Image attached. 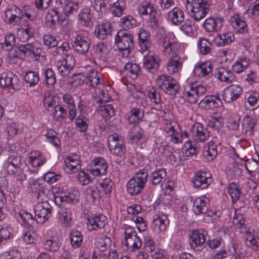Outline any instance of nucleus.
<instances>
[{"instance_id":"obj_1","label":"nucleus","mask_w":259,"mask_h":259,"mask_svg":"<svg viewBox=\"0 0 259 259\" xmlns=\"http://www.w3.org/2000/svg\"><path fill=\"white\" fill-rule=\"evenodd\" d=\"M26 166V163L23 157L18 154L9 156L4 163V168L8 174L20 182L26 179L24 172Z\"/></svg>"},{"instance_id":"obj_2","label":"nucleus","mask_w":259,"mask_h":259,"mask_svg":"<svg viewBox=\"0 0 259 259\" xmlns=\"http://www.w3.org/2000/svg\"><path fill=\"white\" fill-rule=\"evenodd\" d=\"M148 173L146 169L137 171L126 184L127 191L132 196L137 195L144 189L147 181Z\"/></svg>"},{"instance_id":"obj_3","label":"nucleus","mask_w":259,"mask_h":259,"mask_svg":"<svg viewBox=\"0 0 259 259\" xmlns=\"http://www.w3.org/2000/svg\"><path fill=\"white\" fill-rule=\"evenodd\" d=\"M210 0H187L186 8L191 12L190 16L196 21L204 18L208 12Z\"/></svg>"},{"instance_id":"obj_4","label":"nucleus","mask_w":259,"mask_h":259,"mask_svg":"<svg viewBox=\"0 0 259 259\" xmlns=\"http://www.w3.org/2000/svg\"><path fill=\"white\" fill-rule=\"evenodd\" d=\"M115 43L120 51L125 52L127 56L134 47L133 36L125 30H120L117 32Z\"/></svg>"},{"instance_id":"obj_5","label":"nucleus","mask_w":259,"mask_h":259,"mask_svg":"<svg viewBox=\"0 0 259 259\" xmlns=\"http://www.w3.org/2000/svg\"><path fill=\"white\" fill-rule=\"evenodd\" d=\"M107 142L109 149L112 154L118 156L124 154L126 150L122 136L114 133L108 137Z\"/></svg>"},{"instance_id":"obj_6","label":"nucleus","mask_w":259,"mask_h":259,"mask_svg":"<svg viewBox=\"0 0 259 259\" xmlns=\"http://www.w3.org/2000/svg\"><path fill=\"white\" fill-rule=\"evenodd\" d=\"M157 83L161 90L170 95H175L180 89L177 81L166 75L159 76L157 79Z\"/></svg>"},{"instance_id":"obj_7","label":"nucleus","mask_w":259,"mask_h":259,"mask_svg":"<svg viewBox=\"0 0 259 259\" xmlns=\"http://www.w3.org/2000/svg\"><path fill=\"white\" fill-rule=\"evenodd\" d=\"M35 220L38 223H43L52 215V207L48 202H40L34 208Z\"/></svg>"},{"instance_id":"obj_8","label":"nucleus","mask_w":259,"mask_h":259,"mask_svg":"<svg viewBox=\"0 0 259 259\" xmlns=\"http://www.w3.org/2000/svg\"><path fill=\"white\" fill-rule=\"evenodd\" d=\"M16 51L19 54H23L25 56L37 58L40 56L42 50L40 48H36L32 44L26 43L17 46Z\"/></svg>"},{"instance_id":"obj_9","label":"nucleus","mask_w":259,"mask_h":259,"mask_svg":"<svg viewBox=\"0 0 259 259\" xmlns=\"http://www.w3.org/2000/svg\"><path fill=\"white\" fill-rule=\"evenodd\" d=\"M205 241L206 238L204 234L199 230H194L190 235V244L195 250H201L204 247Z\"/></svg>"},{"instance_id":"obj_10","label":"nucleus","mask_w":259,"mask_h":259,"mask_svg":"<svg viewBox=\"0 0 259 259\" xmlns=\"http://www.w3.org/2000/svg\"><path fill=\"white\" fill-rule=\"evenodd\" d=\"M90 40L86 36L77 35L72 44L74 50L78 54H86L90 47Z\"/></svg>"},{"instance_id":"obj_11","label":"nucleus","mask_w":259,"mask_h":259,"mask_svg":"<svg viewBox=\"0 0 259 259\" xmlns=\"http://www.w3.org/2000/svg\"><path fill=\"white\" fill-rule=\"evenodd\" d=\"M106 224V218L104 215L92 214L87 218V228L90 231L96 230L99 228H103Z\"/></svg>"},{"instance_id":"obj_12","label":"nucleus","mask_w":259,"mask_h":259,"mask_svg":"<svg viewBox=\"0 0 259 259\" xmlns=\"http://www.w3.org/2000/svg\"><path fill=\"white\" fill-rule=\"evenodd\" d=\"M242 92V88L239 85L232 84L226 88L224 91L223 99L227 103H230L237 100Z\"/></svg>"},{"instance_id":"obj_13","label":"nucleus","mask_w":259,"mask_h":259,"mask_svg":"<svg viewBox=\"0 0 259 259\" xmlns=\"http://www.w3.org/2000/svg\"><path fill=\"white\" fill-rule=\"evenodd\" d=\"M213 65L210 62L197 64L194 69V74L200 78H209L212 75Z\"/></svg>"},{"instance_id":"obj_14","label":"nucleus","mask_w":259,"mask_h":259,"mask_svg":"<svg viewBox=\"0 0 259 259\" xmlns=\"http://www.w3.org/2000/svg\"><path fill=\"white\" fill-rule=\"evenodd\" d=\"M199 104L202 108L206 109H213L222 106L223 103L219 96H206L201 100Z\"/></svg>"},{"instance_id":"obj_15","label":"nucleus","mask_w":259,"mask_h":259,"mask_svg":"<svg viewBox=\"0 0 259 259\" xmlns=\"http://www.w3.org/2000/svg\"><path fill=\"white\" fill-rule=\"evenodd\" d=\"M232 26L238 32L246 33L248 32V27L244 18L238 14H235L230 18Z\"/></svg>"},{"instance_id":"obj_16","label":"nucleus","mask_w":259,"mask_h":259,"mask_svg":"<svg viewBox=\"0 0 259 259\" xmlns=\"http://www.w3.org/2000/svg\"><path fill=\"white\" fill-rule=\"evenodd\" d=\"M46 23L50 28H53L57 22L63 23L65 21V18L58 12L57 8L48 11L46 16Z\"/></svg>"},{"instance_id":"obj_17","label":"nucleus","mask_w":259,"mask_h":259,"mask_svg":"<svg viewBox=\"0 0 259 259\" xmlns=\"http://www.w3.org/2000/svg\"><path fill=\"white\" fill-rule=\"evenodd\" d=\"M169 225V220L165 214H156L152 221V227L155 231H164Z\"/></svg>"},{"instance_id":"obj_18","label":"nucleus","mask_w":259,"mask_h":259,"mask_svg":"<svg viewBox=\"0 0 259 259\" xmlns=\"http://www.w3.org/2000/svg\"><path fill=\"white\" fill-rule=\"evenodd\" d=\"M215 77L220 81L227 83H232L235 80V76L233 72L224 67L218 69Z\"/></svg>"},{"instance_id":"obj_19","label":"nucleus","mask_w":259,"mask_h":259,"mask_svg":"<svg viewBox=\"0 0 259 259\" xmlns=\"http://www.w3.org/2000/svg\"><path fill=\"white\" fill-rule=\"evenodd\" d=\"M182 67V61L177 54L174 52L167 64V68L170 73H175L179 71Z\"/></svg>"},{"instance_id":"obj_20","label":"nucleus","mask_w":259,"mask_h":259,"mask_svg":"<svg viewBox=\"0 0 259 259\" xmlns=\"http://www.w3.org/2000/svg\"><path fill=\"white\" fill-rule=\"evenodd\" d=\"M211 182V180L206 176V173L202 171L196 174L193 181L194 186L196 188L205 189Z\"/></svg>"},{"instance_id":"obj_21","label":"nucleus","mask_w":259,"mask_h":259,"mask_svg":"<svg viewBox=\"0 0 259 259\" xmlns=\"http://www.w3.org/2000/svg\"><path fill=\"white\" fill-rule=\"evenodd\" d=\"M223 22V20L222 19L210 17L205 20L203 26L207 32L217 31L222 27Z\"/></svg>"},{"instance_id":"obj_22","label":"nucleus","mask_w":259,"mask_h":259,"mask_svg":"<svg viewBox=\"0 0 259 259\" xmlns=\"http://www.w3.org/2000/svg\"><path fill=\"white\" fill-rule=\"evenodd\" d=\"M139 44L143 51L148 50L151 46L150 34L144 29H140L138 32Z\"/></svg>"},{"instance_id":"obj_23","label":"nucleus","mask_w":259,"mask_h":259,"mask_svg":"<svg viewBox=\"0 0 259 259\" xmlns=\"http://www.w3.org/2000/svg\"><path fill=\"white\" fill-rule=\"evenodd\" d=\"M112 34V26L110 23L106 22L99 25L95 30V34L98 38L104 39Z\"/></svg>"},{"instance_id":"obj_24","label":"nucleus","mask_w":259,"mask_h":259,"mask_svg":"<svg viewBox=\"0 0 259 259\" xmlns=\"http://www.w3.org/2000/svg\"><path fill=\"white\" fill-rule=\"evenodd\" d=\"M80 161L71 157H68L67 160L64 161V169L67 173L76 172L81 169Z\"/></svg>"},{"instance_id":"obj_25","label":"nucleus","mask_w":259,"mask_h":259,"mask_svg":"<svg viewBox=\"0 0 259 259\" xmlns=\"http://www.w3.org/2000/svg\"><path fill=\"white\" fill-rule=\"evenodd\" d=\"M93 162L95 165L98 166V167L96 168L95 169L91 170V172L95 176H100V175H104L106 173L108 165L105 162V160L101 158L98 157L95 158Z\"/></svg>"},{"instance_id":"obj_26","label":"nucleus","mask_w":259,"mask_h":259,"mask_svg":"<svg viewBox=\"0 0 259 259\" xmlns=\"http://www.w3.org/2000/svg\"><path fill=\"white\" fill-rule=\"evenodd\" d=\"M168 17L174 25H179L184 21L183 12L177 7L168 13Z\"/></svg>"},{"instance_id":"obj_27","label":"nucleus","mask_w":259,"mask_h":259,"mask_svg":"<svg viewBox=\"0 0 259 259\" xmlns=\"http://www.w3.org/2000/svg\"><path fill=\"white\" fill-rule=\"evenodd\" d=\"M140 71V67L136 63L128 62L124 67V73L126 75H129L133 79L138 77Z\"/></svg>"},{"instance_id":"obj_28","label":"nucleus","mask_w":259,"mask_h":259,"mask_svg":"<svg viewBox=\"0 0 259 259\" xmlns=\"http://www.w3.org/2000/svg\"><path fill=\"white\" fill-rule=\"evenodd\" d=\"M144 66L149 72L154 73L158 69L159 64L154 56H150L144 57Z\"/></svg>"},{"instance_id":"obj_29","label":"nucleus","mask_w":259,"mask_h":259,"mask_svg":"<svg viewBox=\"0 0 259 259\" xmlns=\"http://www.w3.org/2000/svg\"><path fill=\"white\" fill-rule=\"evenodd\" d=\"M93 15L91 10L88 8L83 9L78 15V20L80 24L84 26H89L91 23Z\"/></svg>"},{"instance_id":"obj_30","label":"nucleus","mask_w":259,"mask_h":259,"mask_svg":"<svg viewBox=\"0 0 259 259\" xmlns=\"http://www.w3.org/2000/svg\"><path fill=\"white\" fill-rule=\"evenodd\" d=\"M192 131L196 133V136L198 137L200 141H204L209 136V132L204 128L201 123H196L193 126Z\"/></svg>"},{"instance_id":"obj_31","label":"nucleus","mask_w":259,"mask_h":259,"mask_svg":"<svg viewBox=\"0 0 259 259\" xmlns=\"http://www.w3.org/2000/svg\"><path fill=\"white\" fill-rule=\"evenodd\" d=\"M100 78L97 71L91 69L84 79L85 83L92 87H96L100 83Z\"/></svg>"},{"instance_id":"obj_32","label":"nucleus","mask_w":259,"mask_h":259,"mask_svg":"<svg viewBox=\"0 0 259 259\" xmlns=\"http://www.w3.org/2000/svg\"><path fill=\"white\" fill-rule=\"evenodd\" d=\"M71 244L74 248L79 247L82 244L83 236L81 233L76 230H71L69 233Z\"/></svg>"},{"instance_id":"obj_33","label":"nucleus","mask_w":259,"mask_h":259,"mask_svg":"<svg viewBox=\"0 0 259 259\" xmlns=\"http://www.w3.org/2000/svg\"><path fill=\"white\" fill-rule=\"evenodd\" d=\"M166 176V171L164 168H160L153 171L150 175V182L152 185L159 184Z\"/></svg>"},{"instance_id":"obj_34","label":"nucleus","mask_w":259,"mask_h":259,"mask_svg":"<svg viewBox=\"0 0 259 259\" xmlns=\"http://www.w3.org/2000/svg\"><path fill=\"white\" fill-rule=\"evenodd\" d=\"M24 78L26 83L29 84V87H34L39 80V74L33 71H28L24 75Z\"/></svg>"},{"instance_id":"obj_35","label":"nucleus","mask_w":259,"mask_h":259,"mask_svg":"<svg viewBox=\"0 0 259 259\" xmlns=\"http://www.w3.org/2000/svg\"><path fill=\"white\" fill-rule=\"evenodd\" d=\"M193 210L197 215L205 213L207 211L206 202L200 198L196 199L193 203Z\"/></svg>"},{"instance_id":"obj_36","label":"nucleus","mask_w":259,"mask_h":259,"mask_svg":"<svg viewBox=\"0 0 259 259\" xmlns=\"http://www.w3.org/2000/svg\"><path fill=\"white\" fill-rule=\"evenodd\" d=\"M256 120L249 115H246L242 121V128L245 132L253 130L256 124Z\"/></svg>"},{"instance_id":"obj_37","label":"nucleus","mask_w":259,"mask_h":259,"mask_svg":"<svg viewBox=\"0 0 259 259\" xmlns=\"http://www.w3.org/2000/svg\"><path fill=\"white\" fill-rule=\"evenodd\" d=\"M0 86L3 88L11 87L14 89L12 74L7 72L2 73L0 76Z\"/></svg>"},{"instance_id":"obj_38","label":"nucleus","mask_w":259,"mask_h":259,"mask_svg":"<svg viewBox=\"0 0 259 259\" xmlns=\"http://www.w3.org/2000/svg\"><path fill=\"white\" fill-rule=\"evenodd\" d=\"M131 115L128 117L130 124L136 123L144 117V112L139 108H134L131 110Z\"/></svg>"},{"instance_id":"obj_39","label":"nucleus","mask_w":259,"mask_h":259,"mask_svg":"<svg viewBox=\"0 0 259 259\" xmlns=\"http://www.w3.org/2000/svg\"><path fill=\"white\" fill-rule=\"evenodd\" d=\"M77 9L78 5L77 3H74L72 2H69L65 3L63 7V15H62L63 17L65 18V21L68 20L69 15L74 11H76Z\"/></svg>"},{"instance_id":"obj_40","label":"nucleus","mask_w":259,"mask_h":259,"mask_svg":"<svg viewBox=\"0 0 259 259\" xmlns=\"http://www.w3.org/2000/svg\"><path fill=\"white\" fill-rule=\"evenodd\" d=\"M45 84L48 87L54 85L56 82L55 72L51 68H48L45 73Z\"/></svg>"},{"instance_id":"obj_41","label":"nucleus","mask_w":259,"mask_h":259,"mask_svg":"<svg viewBox=\"0 0 259 259\" xmlns=\"http://www.w3.org/2000/svg\"><path fill=\"white\" fill-rule=\"evenodd\" d=\"M245 244L249 247H255L254 249L259 251V237H254L251 233L246 234L245 238Z\"/></svg>"},{"instance_id":"obj_42","label":"nucleus","mask_w":259,"mask_h":259,"mask_svg":"<svg viewBox=\"0 0 259 259\" xmlns=\"http://www.w3.org/2000/svg\"><path fill=\"white\" fill-rule=\"evenodd\" d=\"M19 216L22 220L23 225L26 227H30L34 223V219L32 214L25 210H21Z\"/></svg>"},{"instance_id":"obj_43","label":"nucleus","mask_w":259,"mask_h":259,"mask_svg":"<svg viewBox=\"0 0 259 259\" xmlns=\"http://www.w3.org/2000/svg\"><path fill=\"white\" fill-rule=\"evenodd\" d=\"M228 193L230 194L233 203L237 201L241 194L240 189L235 183H231L228 188Z\"/></svg>"},{"instance_id":"obj_44","label":"nucleus","mask_w":259,"mask_h":259,"mask_svg":"<svg viewBox=\"0 0 259 259\" xmlns=\"http://www.w3.org/2000/svg\"><path fill=\"white\" fill-rule=\"evenodd\" d=\"M79 192L77 190H73L68 193L67 195H64V199L65 202L68 204H75L78 202L79 198Z\"/></svg>"},{"instance_id":"obj_45","label":"nucleus","mask_w":259,"mask_h":259,"mask_svg":"<svg viewBox=\"0 0 259 259\" xmlns=\"http://www.w3.org/2000/svg\"><path fill=\"white\" fill-rule=\"evenodd\" d=\"M35 185H38L39 187L37 198L40 200V202H48V196L49 194H50L49 190L44 186H41L39 183Z\"/></svg>"},{"instance_id":"obj_46","label":"nucleus","mask_w":259,"mask_h":259,"mask_svg":"<svg viewBox=\"0 0 259 259\" xmlns=\"http://www.w3.org/2000/svg\"><path fill=\"white\" fill-rule=\"evenodd\" d=\"M75 124L80 132H84L88 129L89 120L83 115H79L75 120Z\"/></svg>"},{"instance_id":"obj_47","label":"nucleus","mask_w":259,"mask_h":259,"mask_svg":"<svg viewBox=\"0 0 259 259\" xmlns=\"http://www.w3.org/2000/svg\"><path fill=\"white\" fill-rule=\"evenodd\" d=\"M113 14L117 17H120L125 8V2L124 0H117L113 5Z\"/></svg>"},{"instance_id":"obj_48","label":"nucleus","mask_w":259,"mask_h":259,"mask_svg":"<svg viewBox=\"0 0 259 259\" xmlns=\"http://www.w3.org/2000/svg\"><path fill=\"white\" fill-rule=\"evenodd\" d=\"M40 153L37 151H34L31 154V156L29 157L30 163L33 166H40L42 165L44 162L45 160L42 159L40 157Z\"/></svg>"},{"instance_id":"obj_49","label":"nucleus","mask_w":259,"mask_h":259,"mask_svg":"<svg viewBox=\"0 0 259 259\" xmlns=\"http://www.w3.org/2000/svg\"><path fill=\"white\" fill-rule=\"evenodd\" d=\"M211 46V44L205 38L201 39L198 44L200 52L202 55H206L210 52Z\"/></svg>"},{"instance_id":"obj_50","label":"nucleus","mask_w":259,"mask_h":259,"mask_svg":"<svg viewBox=\"0 0 259 259\" xmlns=\"http://www.w3.org/2000/svg\"><path fill=\"white\" fill-rule=\"evenodd\" d=\"M61 63L65 64L68 68H72L75 65V59L72 55L64 54L59 59Z\"/></svg>"},{"instance_id":"obj_51","label":"nucleus","mask_w":259,"mask_h":259,"mask_svg":"<svg viewBox=\"0 0 259 259\" xmlns=\"http://www.w3.org/2000/svg\"><path fill=\"white\" fill-rule=\"evenodd\" d=\"M136 20L131 16L124 17L120 20V26L123 28V30L126 28H132L135 24Z\"/></svg>"},{"instance_id":"obj_52","label":"nucleus","mask_w":259,"mask_h":259,"mask_svg":"<svg viewBox=\"0 0 259 259\" xmlns=\"http://www.w3.org/2000/svg\"><path fill=\"white\" fill-rule=\"evenodd\" d=\"M44 103L46 108L49 111H52L54 110V108H55L57 105L54 97L50 95L45 97Z\"/></svg>"},{"instance_id":"obj_53","label":"nucleus","mask_w":259,"mask_h":259,"mask_svg":"<svg viewBox=\"0 0 259 259\" xmlns=\"http://www.w3.org/2000/svg\"><path fill=\"white\" fill-rule=\"evenodd\" d=\"M44 43L49 48L56 47L58 45V42L55 37L51 34H46L44 35Z\"/></svg>"},{"instance_id":"obj_54","label":"nucleus","mask_w":259,"mask_h":259,"mask_svg":"<svg viewBox=\"0 0 259 259\" xmlns=\"http://www.w3.org/2000/svg\"><path fill=\"white\" fill-rule=\"evenodd\" d=\"M46 136L48 140L51 143L55 145L56 147L58 146L57 142H59V140L57 137V133L52 128L48 130L46 134Z\"/></svg>"},{"instance_id":"obj_55","label":"nucleus","mask_w":259,"mask_h":259,"mask_svg":"<svg viewBox=\"0 0 259 259\" xmlns=\"http://www.w3.org/2000/svg\"><path fill=\"white\" fill-rule=\"evenodd\" d=\"M234 39L233 34L231 32L224 33L220 35V42L218 44L220 46H225L230 44Z\"/></svg>"},{"instance_id":"obj_56","label":"nucleus","mask_w":259,"mask_h":259,"mask_svg":"<svg viewBox=\"0 0 259 259\" xmlns=\"http://www.w3.org/2000/svg\"><path fill=\"white\" fill-rule=\"evenodd\" d=\"M78 180L81 185H88L91 182L90 176L84 170H80L78 174Z\"/></svg>"},{"instance_id":"obj_57","label":"nucleus","mask_w":259,"mask_h":259,"mask_svg":"<svg viewBox=\"0 0 259 259\" xmlns=\"http://www.w3.org/2000/svg\"><path fill=\"white\" fill-rule=\"evenodd\" d=\"M44 246L46 249L51 251H56L59 248L58 242L51 239L46 240Z\"/></svg>"},{"instance_id":"obj_58","label":"nucleus","mask_w":259,"mask_h":259,"mask_svg":"<svg viewBox=\"0 0 259 259\" xmlns=\"http://www.w3.org/2000/svg\"><path fill=\"white\" fill-rule=\"evenodd\" d=\"M248 66V63L245 60L236 62L232 66V69L237 73L243 71Z\"/></svg>"},{"instance_id":"obj_59","label":"nucleus","mask_w":259,"mask_h":259,"mask_svg":"<svg viewBox=\"0 0 259 259\" xmlns=\"http://www.w3.org/2000/svg\"><path fill=\"white\" fill-rule=\"evenodd\" d=\"M72 214L70 211L66 209L63 210L61 212L60 218L65 226H69L70 225V221L71 220Z\"/></svg>"},{"instance_id":"obj_60","label":"nucleus","mask_w":259,"mask_h":259,"mask_svg":"<svg viewBox=\"0 0 259 259\" xmlns=\"http://www.w3.org/2000/svg\"><path fill=\"white\" fill-rule=\"evenodd\" d=\"M13 10L14 11L12 12V19H10V23H12L13 22H18L20 21L23 16L21 10L17 7L13 6Z\"/></svg>"},{"instance_id":"obj_61","label":"nucleus","mask_w":259,"mask_h":259,"mask_svg":"<svg viewBox=\"0 0 259 259\" xmlns=\"http://www.w3.org/2000/svg\"><path fill=\"white\" fill-rule=\"evenodd\" d=\"M113 185V182L110 179H106L100 184V186L104 190L105 193L108 194H110L111 192Z\"/></svg>"},{"instance_id":"obj_62","label":"nucleus","mask_w":259,"mask_h":259,"mask_svg":"<svg viewBox=\"0 0 259 259\" xmlns=\"http://www.w3.org/2000/svg\"><path fill=\"white\" fill-rule=\"evenodd\" d=\"M185 95L188 98V101L190 103H196L199 96L193 90V88L191 87L190 91L185 92Z\"/></svg>"},{"instance_id":"obj_63","label":"nucleus","mask_w":259,"mask_h":259,"mask_svg":"<svg viewBox=\"0 0 259 259\" xmlns=\"http://www.w3.org/2000/svg\"><path fill=\"white\" fill-rule=\"evenodd\" d=\"M248 102L251 106L259 107V94L254 92L248 97Z\"/></svg>"},{"instance_id":"obj_64","label":"nucleus","mask_w":259,"mask_h":259,"mask_svg":"<svg viewBox=\"0 0 259 259\" xmlns=\"http://www.w3.org/2000/svg\"><path fill=\"white\" fill-rule=\"evenodd\" d=\"M180 29L187 34H189L193 32V26L192 22L187 20L185 22L181 25Z\"/></svg>"}]
</instances>
